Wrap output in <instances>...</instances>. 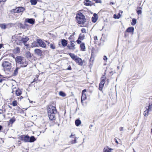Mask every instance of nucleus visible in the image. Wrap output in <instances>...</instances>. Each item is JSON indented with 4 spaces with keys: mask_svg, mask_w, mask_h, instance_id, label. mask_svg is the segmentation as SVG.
Masks as SVG:
<instances>
[{
    "mask_svg": "<svg viewBox=\"0 0 152 152\" xmlns=\"http://www.w3.org/2000/svg\"><path fill=\"white\" fill-rule=\"evenodd\" d=\"M75 18L77 22L79 24L84 25L86 21L84 15L81 12L77 13L76 14Z\"/></svg>",
    "mask_w": 152,
    "mask_h": 152,
    "instance_id": "obj_1",
    "label": "nucleus"
},
{
    "mask_svg": "<svg viewBox=\"0 0 152 152\" xmlns=\"http://www.w3.org/2000/svg\"><path fill=\"white\" fill-rule=\"evenodd\" d=\"M15 61L16 63V66H17V64L22 65L20 66V67H26L28 64L25 61H25L24 60V57L22 56H16L15 58Z\"/></svg>",
    "mask_w": 152,
    "mask_h": 152,
    "instance_id": "obj_2",
    "label": "nucleus"
},
{
    "mask_svg": "<svg viewBox=\"0 0 152 152\" xmlns=\"http://www.w3.org/2000/svg\"><path fill=\"white\" fill-rule=\"evenodd\" d=\"M69 55L71 58L74 60L78 65L82 66L83 62L82 59L74 54L70 53H69Z\"/></svg>",
    "mask_w": 152,
    "mask_h": 152,
    "instance_id": "obj_3",
    "label": "nucleus"
},
{
    "mask_svg": "<svg viewBox=\"0 0 152 152\" xmlns=\"http://www.w3.org/2000/svg\"><path fill=\"white\" fill-rule=\"evenodd\" d=\"M56 112L57 110L55 106L51 105L49 106L48 109V114H49L50 113L51 114L56 113Z\"/></svg>",
    "mask_w": 152,
    "mask_h": 152,
    "instance_id": "obj_4",
    "label": "nucleus"
},
{
    "mask_svg": "<svg viewBox=\"0 0 152 152\" xmlns=\"http://www.w3.org/2000/svg\"><path fill=\"white\" fill-rule=\"evenodd\" d=\"M2 66L8 71H10L11 69V63L8 61H4L2 64Z\"/></svg>",
    "mask_w": 152,
    "mask_h": 152,
    "instance_id": "obj_5",
    "label": "nucleus"
},
{
    "mask_svg": "<svg viewBox=\"0 0 152 152\" xmlns=\"http://www.w3.org/2000/svg\"><path fill=\"white\" fill-rule=\"evenodd\" d=\"M20 138V140L23 141L25 142H29V137L27 135H22Z\"/></svg>",
    "mask_w": 152,
    "mask_h": 152,
    "instance_id": "obj_6",
    "label": "nucleus"
},
{
    "mask_svg": "<svg viewBox=\"0 0 152 152\" xmlns=\"http://www.w3.org/2000/svg\"><path fill=\"white\" fill-rule=\"evenodd\" d=\"M104 75H103L102 77H101V82L99 84V89L101 91H102V88L104 84Z\"/></svg>",
    "mask_w": 152,
    "mask_h": 152,
    "instance_id": "obj_7",
    "label": "nucleus"
},
{
    "mask_svg": "<svg viewBox=\"0 0 152 152\" xmlns=\"http://www.w3.org/2000/svg\"><path fill=\"white\" fill-rule=\"evenodd\" d=\"M25 10L24 7H19L16 9L13 10V12L14 13H20L23 12Z\"/></svg>",
    "mask_w": 152,
    "mask_h": 152,
    "instance_id": "obj_8",
    "label": "nucleus"
},
{
    "mask_svg": "<svg viewBox=\"0 0 152 152\" xmlns=\"http://www.w3.org/2000/svg\"><path fill=\"white\" fill-rule=\"evenodd\" d=\"M35 20L34 18H26L24 21V23H28L33 25L35 23Z\"/></svg>",
    "mask_w": 152,
    "mask_h": 152,
    "instance_id": "obj_9",
    "label": "nucleus"
},
{
    "mask_svg": "<svg viewBox=\"0 0 152 152\" xmlns=\"http://www.w3.org/2000/svg\"><path fill=\"white\" fill-rule=\"evenodd\" d=\"M37 42L39 46L46 48V45L45 42L41 39H37Z\"/></svg>",
    "mask_w": 152,
    "mask_h": 152,
    "instance_id": "obj_10",
    "label": "nucleus"
},
{
    "mask_svg": "<svg viewBox=\"0 0 152 152\" xmlns=\"http://www.w3.org/2000/svg\"><path fill=\"white\" fill-rule=\"evenodd\" d=\"M35 53L39 56H42V51L39 49H36L34 50Z\"/></svg>",
    "mask_w": 152,
    "mask_h": 152,
    "instance_id": "obj_11",
    "label": "nucleus"
},
{
    "mask_svg": "<svg viewBox=\"0 0 152 152\" xmlns=\"http://www.w3.org/2000/svg\"><path fill=\"white\" fill-rule=\"evenodd\" d=\"M73 42H70V45H68L67 46V47L69 50H75V45L74 44Z\"/></svg>",
    "mask_w": 152,
    "mask_h": 152,
    "instance_id": "obj_12",
    "label": "nucleus"
},
{
    "mask_svg": "<svg viewBox=\"0 0 152 152\" xmlns=\"http://www.w3.org/2000/svg\"><path fill=\"white\" fill-rule=\"evenodd\" d=\"M98 19L97 14L96 13H94L93 16L91 18V20L93 23H95L97 21Z\"/></svg>",
    "mask_w": 152,
    "mask_h": 152,
    "instance_id": "obj_13",
    "label": "nucleus"
},
{
    "mask_svg": "<svg viewBox=\"0 0 152 152\" xmlns=\"http://www.w3.org/2000/svg\"><path fill=\"white\" fill-rule=\"evenodd\" d=\"M56 113H53V114L50 113L49 114H48V117L49 118V119L52 121L56 119L55 118V115Z\"/></svg>",
    "mask_w": 152,
    "mask_h": 152,
    "instance_id": "obj_14",
    "label": "nucleus"
},
{
    "mask_svg": "<svg viewBox=\"0 0 152 152\" xmlns=\"http://www.w3.org/2000/svg\"><path fill=\"white\" fill-rule=\"evenodd\" d=\"M73 138H74V140H72L71 141V142L72 144H74L76 143L77 142V137L75 136V134H73L72 133L71 134V135L69 136L70 138H72V137H74Z\"/></svg>",
    "mask_w": 152,
    "mask_h": 152,
    "instance_id": "obj_15",
    "label": "nucleus"
},
{
    "mask_svg": "<svg viewBox=\"0 0 152 152\" xmlns=\"http://www.w3.org/2000/svg\"><path fill=\"white\" fill-rule=\"evenodd\" d=\"M61 44L63 47H64L66 46L67 44V41L65 39H61Z\"/></svg>",
    "mask_w": 152,
    "mask_h": 152,
    "instance_id": "obj_16",
    "label": "nucleus"
},
{
    "mask_svg": "<svg viewBox=\"0 0 152 152\" xmlns=\"http://www.w3.org/2000/svg\"><path fill=\"white\" fill-rule=\"evenodd\" d=\"M20 67H16L15 69L14 70L12 75L13 76H16L18 73V70L20 68Z\"/></svg>",
    "mask_w": 152,
    "mask_h": 152,
    "instance_id": "obj_17",
    "label": "nucleus"
},
{
    "mask_svg": "<svg viewBox=\"0 0 152 152\" xmlns=\"http://www.w3.org/2000/svg\"><path fill=\"white\" fill-rule=\"evenodd\" d=\"M80 48L81 50L84 51H85L86 47L85 46V44L83 43H82L80 45Z\"/></svg>",
    "mask_w": 152,
    "mask_h": 152,
    "instance_id": "obj_18",
    "label": "nucleus"
},
{
    "mask_svg": "<svg viewBox=\"0 0 152 152\" xmlns=\"http://www.w3.org/2000/svg\"><path fill=\"white\" fill-rule=\"evenodd\" d=\"M26 56L28 59H31L32 55L31 53L29 51H27L26 53Z\"/></svg>",
    "mask_w": 152,
    "mask_h": 152,
    "instance_id": "obj_19",
    "label": "nucleus"
},
{
    "mask_svg": "<svg viewBox=\"0 0 152 152\" xmlns=\"http://www.w3.org/2000/svg\"><path fill=\"white\" fill-rule=\"evenodd\" d=\"M91 3V1L89 0H85L84 1V5L88 6H91L92 5Z\"/></svg>",
    "mask_w": 152,
    "mask_h": 152,
    "instance_id": "obj_20",
    "label": "nucleus"
},
{
    "mask_svg": "<svg viewBox=\"0 0 152 152\" xmlns=\"http://www.w3.org/2000/svg\"><path fill=\"white\" fill-rule=\"evenodd\" d=\"M22 91L19 88L15 91V94L17 96L20 95L22 94Z\"/></svg>",
    "mask_w": 152,
    "mask_h": 152,
    "instance_id": "obj_21",
    "label": "nucleus"
},
{
    "mask_svg": "<svg viewBox=\"0 0 152 152\" xmlns=\"http://www.w3.org/2000/svg\"><path fill=\"white\" fill-rule=\"evenodd\" d=\"M36 140V139L34 136H32L30 137H29V142H33Z\"/></svg>",
    "mask_w": 152,
    "mask_h": 152,
    "instance_id": "obj_22",
    "label": "nucleus"
},
{
    "mask_svg": "<svg viewBox=\"0 0 152 152\" xmlns=\"http://www.w3.org/2000/svg\"><path fill=\"white\" fill-rule=\"evenodd\" d=\"M29 40V38L27 37H23V42L24 44Z\"/></svg>",
    "mask_w": 152,
    "mask_h": 152,
    "instance_id": "obj_23",
    "label": "nucleus"
},
{
    "mask_svg": "<svg viewBox=\"0 0 152 152\" xmlns=\"http://www.w3.org/2000/svg\"><path fill=\"white\" fill-rule=\"evenodd\" d=\"M134 28L133 27H129L126 29V31L128 32H133L134 31Z\"/></svg>",
    "mask_w": 152,
    "mask_h": 152,
    "instance_id": "obj_24",
    "label": "nucleus"
},
{
    "mask_svg": "<svg viewBox=\"0 0 152 152\" xmlns=\"http://www.w3.org/2000/svg\"><path fill=\"white\" fill-rule=\"evenodd\" d=\"M16 119L14 117H13L10 119L9 121V124H12L15 121Z\"/></svg>",
    "mask_w": 152,
    "mask_h": 152,
    "instance_id": "obj_25",
    "label": "nucleus"
},
{
    "mask_svg": "<svg viewBox=\"0 0 152 152\" xmlns=\"http://www.w3.org/2000/svg\"><path fill=\"white\" fill-rule=\"evenodd\" d=\"M86 94H82L81 102L83 103V101L84 100L86 99Z\"/></svg>",
    "mask_w": 152,
    "mask_h": 152,
    "instance_id": "obj_26",
    "label": "nucleus"
},
{
    "mask_svg": "<svg viewBox=\"0 0 152 152\" xmlns=\"http://www.w3.org/2000/svg\"><path fill=\"white\" fill-rule=\"evenodd\" d=\"M81 121L79 119H77L75 121V124L76 126H78L81 124Z\"/></svg>",
    "mask_w": 152,
    "mask_h": 152,
    "instance_id": "obj_27",
    "label": "nucleus"
},
{
    "mask_svg": "<svg viewBox=\"0 0 152 152\" xmlns=\"http://www.w3.org/2000/svg\"><path fill=\"white\" fill-rule=\"evenodd\" d=\"M74 35L72 34L70 35V37L68 38V39L70 41V42L71 41L75 43V42L74 41Z\"/></svg>",
    "mask_w": 152,
    "mask_h": 152,
    "instance_id": "obj_28",
    "label": "nucleus"
},
{
    "mask_svg": "<svg viewBox=\"0 0 152 152\" xmlns=\"http://www.w3.org/2000/svg\"><path fill=\"white\" fill-rule=\"evenodd\" d=\"M0 27L2 29H5L7 28V25L5 23L0 24Z\"/></svg>",
    "mask_w": 152,
    "mask_h": 152,
    "instance_id": "obj_29",
    "label": "nucleus"
},
{
    "mask_svg": "<svg viewBox=\"0 0 152 152\" xmlns=\"http://www.w3.org/2000/svg\"><path fill=\"white\" fill-rule=\"evenodd\" d=\"M113 149L108 148L106 146L105 147V152H111Z\"/></svg>",
    "mask_w": 152,
    "mask_h": 152,
    "instance_id": "obj_30",
    "label": "nucleus"
},
{
    "mask_svg": "<svg viewBox=\"0 0 152 152\" xmlns=\"http://www.w3.org/2000/svg\"><path fill=\"white\" fill-rule=\"evenodd\" d=\"M84 34H82V33H80L79 36L78 38L80 39V40H83L84 39L85 37Z\"/></svg>",
    "mask_w": 152,
    "mask_h": 152,
    "instance_id": "obj_31",
    "label": "nucleus"
},
{
    "mask_svg": "<svg viewBox=\"0 0 152 152\" xmlns=\"http://www.w3.org/2000/svg\"><path fill=\"white\" fill-rule=\"evenodd\" d=\"M38 0H30L31 5H35L37 3Z\"/></svg>",
    "mask_w": 152,
    "mask_h": 152,
    "instance_id": "obj_32",
    "label": "nucleus"
},
{
    "mask_svg": "<svg viewBox=\"0 0 152 152\" xmlns=\"http://www.w3.org/2000/svg\"><path fill=\"white\" fill-rule=\"evenodd\" d=\"M18 26L20 27V28L23 29H25L26 27V26H25V25H24V24H23L21 23L19 24Z\"/></svg>",
    "mask_w": 152,
    "mask_h": 152,
    "instance_id": "obj_33",
    "label": "nucleus"
},
{
    "mask_svg": "<svg viewBox=\"0 0 152 152\" xmlns=\"http://www.w3.org/2000/svg\"><path fill=\"white\" fill-rule=\"evenodd\" d=\"M38 44L37 42H37H34L32 43V45L33 47H38Z\"/></svg>",
    "mask_w": 152,
    "mask_h": 152,
    "instance_id": "obj_34",
    "label": "nucleus"
},
{
    "mask_svg": "<svg viewBox=\"0 0 152 152\" xmlns=\"http://www.w3.org/2000/svg\"><path fill=\"white\" fill-rule=\"evenodd\" d=\"M60 96L64 97L66 96V94L65 93L62 91H60L59 93Z\"/></svg>",
    "mask_w": 152,
    "mask_h": 152,
    "instance_id": "obj_35",
    "label": "nucleus"
},
{
    "mask_svg": "<svg viewBox=\"0 0 152 152\" xmlns=\"http://www.w3.org/2000/svg\"><path fill=\"white\" fill-rule=\"evenodd\" d=\"M136 19L133 18L132 19V22L131 23V24L133 25L134 26V25L136 23Z\"/></svg>",
    "mask_w": 152,
    "mask_h": 152,
    "instance_id": "obj_36",
    "label": "nucleus"
},
{
    "mask_svg": "<svg viewBox=\"0 0 152 152\" xmlns=\"http://www.w3.org/2000/svg\"><path fill=\"white\" fill-rule=\"evenodd\" d=\"M93 54H92V53H91V57L90 58V62H91V63H90V64H92V63L91 64V61H94V58L93 57Z\"/></svg>",
    "mask_w": 152,
    "mask_h": 152,
    "instance_id": "obj_37",
    "label": "nucleus"
},
{
    "mask_svg": "<svg viewBox=\"0 0 152 152\" xmlns=\"http://www.w3.org/2000/svg\"><path fill=\"white\" fill-rule=\"evenodd\" d=\"M15 52L16 53H19L20 52V49L19 47H17L15 50Z\"/></svg>",
    "mask_w": 152,
    "mask_h": 152,
    "instance_id": "obj_38",
    "label": "nucleus"
},
{
    "mask_svg": "<svg viewBox=\"0 0 152 152\" xmlns=\"http://www.w3.org/2000/svg\"><path fill=\"white\" fill-rule=\"evenodd\" d=\"M50 48L52 49H54L56 47L55 45L53 43H51L50 45Z\"/></svg>",
    "mask_w": 152,
    "mask_h": 152,
    "instance_id": "obj_39",
    "label": "nucleus"
},
{
    "mask_svg": "<svg viewBox=\"0 0 152 152\" xmlns=\"http://www.w3.org/2000/svg\"><path fill=\"white\" fill-rule=\"evenodd\" d=\"M12 104L13 106H15L17 105V101L16 100L13 101L12 103Z\"/></svg>",
    "mask_w": 152,
    "mask_h": 152,
    "instance_id": "obj_40",
    "label": "nucleus"
},
{
    "mask_svg": "<svg viewBox=\"0 0 152 152\" xmlns=\"http://www.w3.org/2000/svg\"><path fill=\"white\" fill-rule=\"evenodd\" d=\"M146 110H148V109H146ZM148 110H146L144 112V115L146 116H148Z\"/></svg>",
    "mask_w": 152,
    "mask_h": 152,
    "instance_id": "obj_41",
    "label": "nucleus"
},
{
    "mask_svg": "<svg viewBox=\"0 0 152 152\" xmlns=\"http://www.w3.org/2000/svg\"><path fill=\"white\" fill-rule=\"evenodd\" d=\"M120 15L119 14L117 15H116L115 14L113 16V17L115 19H118L120 18Z\"/></svg>",
    "mask_w": 152,
    "mask_h": 152,
    "instance_id": "obj_42",
    "label": "nucleus"
},
{
    "mask_svg": "<svg viewBox=\"0 0 152 152\" xmlns=\"http://www.w3.org/2000/svg\"><path fill=\"white\" fill-rule=\"evenodd\" d=\"M16 44L17 45H21L22 44L19 41V40L18 39V40L16 41Z\"/></svg>",
    "mask_w": 152,
    "mask_h": 152,
    "instance_id": "obj_43",
    "label": "nucleus"
},
{
    "mask_svg": "<svg viewBox=\"0 0 152 152\" xmlns=\"http://www.w3.org/2000/svg\"><path fill=\"white\" fill-rule=\"evenodd\" d=\"M19 38L18 39L19 40L21 44H22V43H23V37H19Z\"/></svg>",
    "mask_w": 152,
    "mask_h": 152,
    "instance_id": "obj_44",
    "label": "nucleus"
},
{
    "mask_svg": "<svg viewBox=\"0 0 152 152\" xmlns=\"http://www.w3.org/2000/svg\"><path fill=\"white\" fill-rule=\"evenodd\" d=\"M81 31L83 33H86V31L85 28H83L81 30Z\"/></svg>",
    "mask_w": 152,
    "mask_h": 152,
    "instance_id": "obj_45",
    "label": "nucleus"
},
{
    "mask_svg": "<svg viewBox=\"0 0 152 152\" xmlns=\"http://www.w3.org/2000/svg\"><path fill=\"white\" fill-rule=\"evenodd\" d=\"M80 40H80V39H79V38H78L76 41V42L78 44H80L81 42V41Z\"/></svg>",
    "mask_w": 152,
    "mask_h": 152,
    "instance_id": "obj_46",
    "label": "nucleus"
},
{
    "mask_svg": "<svg viewBox=\"0 0 152 152\" xmlns=\"http://www.w3.org/2000/svg\"><path fill=\"white\" fill-rule=\"evenodd\" d=\"M137 13L138 15L141 14H142V12L141 10H138L137 11Z\"/></svg>",
    "mask_w": 152,
    "mask_h": 152,
    "instance_id": "obj_47",
    "label": "nucleus"
},
{
    "mask_svg": "<svg viewBox=\"0 0 152 152\" xmlns=\"http://www.w3.org/2000/svg\"><path fill=\"white\" fill-rule=\"evenodd\" d=\"M86 92V89H83L82 90V94H85V93Z\"/></svg>",
    "mask_w": 152,
    "mask_h": 152,
    "instance_id": "obj_48",
    "label": "nucleus"
},
{
    "mask_svg": "<svg viewBox=\"0 0 152 152\" xmlns=\"http://www.w3.org/2000/svg\"><path fill=\"white\" fill-rule=\"evenodd\" d=\"M72 68H71V67L70 65L68 66L67 69L68 70H72Z\"/></svg>",
    "mask_w": 152,
    "mask_h": 152,
    "instance_id": "obj_49",
    "label": "nucleus"
},
{
    "mask_svg": "<svg viewBox=\"0 0 152 152\" xmlns=\"http://www.w3.org/2000/svg\"><path fill=\"white\" fill-rule=\"evenodd\" d=\"M96 3H101V0H94Z\"/></svg>",
    "mask_w": 152,
    "mask_h": 152,
    "instance_id": "obj_50",
    "label": "nucleus"
},
{
    "mask_svg": "<svg viewBox=\"0 0 152 152\" xmlns=\"http://www.w3.org/2000/svg\"><path fill=\"white\" fill-rule=\"evenodd\" d=\"M152 107V104L151 105H149V106H148V110H151V108Z\"/></svg>",
    "mask_w": 152,
    "mask_h": 152,
    "instance_id": "obj_51",
    "label": "nucleus"
},
{
    "mask_svg": "<svg viewBox=\"0 0 152 152\" xmlns=\"http://www.w3.org/2000/svg\"><path fill=\"white\" fill-rule=\"evenodd\" d=\"M94 40L96 41L97 40V37L96 36H94Z\"/></svg>",
    "mask_w": 152,
    "mask_h": 152,
    "instance_id": "obj_52",
    "label": "nucleus"
},
{
    "mask_svg": "<svg viewBox=\"0 0 152 152\" xmlns=\"http://www.w3.org/2000/svg\"><path fill=\"white\" fill-rule=\"evenodd\" d=\"M45 42L46 43H47L48 45V46H49V44H50V42H48V41L47 40H45Z\"/></svg>",
    "mask_w": 152,
    "mask_h": 152,
    "instance_id": "obj_53",
    "label": "nucleus"
},
{
    "mask_svg": "<svg viewBox=\"0 0 152 152\" xmlns=\"http://www.w3.org/2000/svg\"><path fill=\"white\" fill-rule=\"evenodd\" d=\"M3 44H0V49H1L3 46Z\"/></svg>",
    "mask_w": 152,
    "mask_h": 152,
    "instance_id": "obj_54",
    "label": "nucleus"
},
{
    "mask_svg": "<svg viewBox=\"0 0 152 152\" xmlns=\"http://www.w3.org/2000/svg\"><path fill=\"white\" fill-rule=\"evenodd\" d=\"M0 111H1V112H0V114H2L3 113V110H2V109H0Z\"/></svg>",
    "mask_w": 152,
    "mask_h": 152,
    "instance_id": "obj_55",
    "label": "nucleus"
},
{
    "mask_svg": "<svg viewBox=\"0 0 152 152\" xmlns=\"http://www.w3.org/2000/svg\"><path fill=\"white\" fill-rule=\"evenodd\" d=\"M123 130V127H121L120 128V131H122Z\"/></svg>",
    "mask_w": 152,
    "mask_h": 152,
    "instance_id": "obj_56",
    "label": "nucleus"
},
{
    "mask_svg": "<svg viewBox=\"0 0 152 152\" xmlns=\"http://www.w3.org/2000/svg\"><path fill=\"white\" fill-rule=\"evenodd\" d=\"M3 129V126L1 125H0V131L1 130Z\"/></svg>",
    "mask_w": 152,
    "mask_h": 152,
    "instance_id": "obj_57",
    "label": "nucleus"
},
{
    "mask_svg": "<svg viewBox=\"0 0 152 152\" xmlns=\"http://www.w3.org/2000/svg\"><path fill=\"white\" fill-rule=\"evenodd\" d=\"M4 80V79H0V83H2V82Z\"/></svg>",
    "mask_w": 152,
    "mask_h": 152,
    "instance_id": "obj_58",
    "label": "nucleus"
},
{
    "mask_svg": "<svg viewBox=\"0 0 152 152\" xmlns=\"http://www.w3.org/2000/svg\"><path fill=\"white\" fill-rule=\"evenodd\" d=\"M6 0H0V2H4L6 1Z\"/></svg>",
    "mask_w": 152,
    "mask_h": 152,
    "instance_id": "obj_59",
    "label": "nucleus"
},
{
    "mask_svg": "<svg viewBox=\"0 0 152 152\" xmlns=\"http://www.w3.org/2000/svg\"><path fill=\"white\" fill-rule=\"evenodd\" d=\"M23 98V97L22 96H21L19 98V99H20V100L21 99H22Z\"/></svg>",
    "mask_w": 152,
    "mask_h": 152,
    "instance_id": "obj_60",
    "label": "nucleus"
},
{
    "mask_svg": "<svg viewBox=\"0 0 152 152\" xmlns=\"http://www.w3.org/2000/svg\"><path fill=\"white\" fill-rule=\"evenodd\" d=\"M115 139V142H116V143H117V144H118V141H117V140Z\"/></svg>",
    "mask_w": 152,
    "mask_h": 152,
    "instance_id": "obj_61",
    "label": "nucleus"
},
{
    "mask_svg": "<svg viewBox=\"0 0 152 152\" xmlns=\"http://www.w3.org/2000/svg\"><path fill=\"white\" fill-rule=\"evenodd\" d=\"M114 4V3H113V2H110V5H112V4Z\"/></svg>",
    "mask_w": 152,
    "mask_h": 152,
    "instance_id": "obj_62",
    "label": "nucleus"
},
{
    "mask_svg": "<svg viewBox=\"0 0 152 152\" xmlns=\"http://www.w3.org/2000/svg\"><path fill=\"white\" fill-rule=\"evenodd\" d=\"M3 116L4 118H5V117H6V115H5V114H4L3 115Z\"/></svg>",
    "mask_w": 152,
    "mask_h": 152,
    "instance_id": "obj_63",
    "label": "nucleus"
},
{
    "mask_svg": "<svg viewBox=\"0 0 152 152\" xmlns=\"http://www.w3.org/2000/svg\"><path fill=\"white\" fill-rule=\"evenodd\" d=\"M24 25H25V26H28V25L27 24H26V23H25Z\"/></svg>",
    "mask_w": 152,
    "mask_h": 152,
    "instance_id": "obj_64",
    "label": "nucleus"
}]
</instances>
